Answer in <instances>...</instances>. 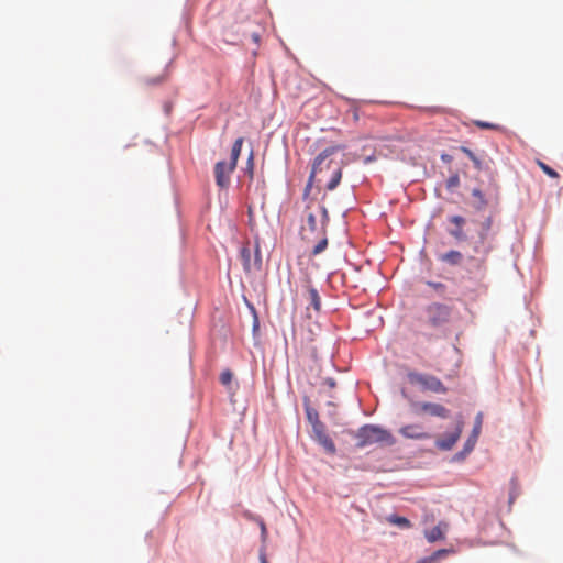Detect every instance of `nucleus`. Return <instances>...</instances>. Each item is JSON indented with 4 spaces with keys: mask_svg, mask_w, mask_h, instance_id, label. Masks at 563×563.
Wrapping results in <instances>:
<instances>
[{
    "mask_svg": "<svg viewBox=\"0 0 563 563\" xmlns=\"http://www.w3.org/2000/svg\"><path fill=\"white\" fill-rule=\"evenodd\" d=\"M308 300L316 311H320L321 299H320V296L316 288H313V287L308 288Z\"/></svg>",
    "mask_w": 563,
    "mask_h": 563,
    "instance_id": "16",
    "label": "nucleus"
},
{
    "mask_svg": "<svg viewBox=\"0 0 563 563\" xmlns=\"http://www.w3.org/2000/svg\"><path fill=\"white\" fill-rule=\"evenodd\" d=\"M472 195L479 200L481 205H485L484 195L479 189H473Z\"/></svg>",
    "mask_w": 563,
    "mask_h": 563,
    "instance_id": "26",
    "label": "nucleus"
},
{
    "mask_svg": "<svg viewBox=\"0 0 563 563\" xmlns=\"http://www.w3.org/2000/svg\"><path fill=\"white\" fill-rule=\"evenodd\" d=\"M486 225H487V228H489V225H490V220L489 219L487 220Z\"/></svg>",
    "mask_w": 563,
    "mask_h": 563,
    "instance_id": "33",
    "label": "nucleus"
},
{
    "mask_svg": "<svg viewBox=\"0 0 563 563\" xmlns=\"http://www.w3.org/2000/svg\"><path fill=\"white\" fill-rule=\"evenodd\" d=\"M428 285L430 287H432L433 289H435L437 291H440V292H443L444 289H445V286L444 284L442 283H432V282H428Z\"/></svg>",
    "mask_w": 563,
    "mask_h": 563,
    "instance_id": "25",
    "label": "nucleus"
},
{
    "mask_svg": "<svg viewBox=\"0 0 563 563\" xmlns=\"http://www.w3.org/2000/svg\"><path fill=\"white\" fill-rule=\"evenodd\" d=\"M320 234H321V238H320L319 242L313 246V249L311 251L312 255H319L328 246V239L324 235V230H321Z\"/></svg>",
    "mask_w": 563,
    "mask_h": 563,
    "instance_id": "18",
    "label": "nucleus"
},
{
    "mask_svg": "<svg viewBox=\"0 0 563 563\" xmlns=\"http://www.w3.org/2000/svg\"><path fill=\"white\" fill-rule=\"evenodd\" d=\"M342 145H333L323 150L313 161L311 173L309 176V186L313 181V179L322 174L325 170L331 169V177L325 185V188L330 191L334 190L342 178V164L334 163L330 157L334 155L336 152L343 150Z\"/></svg>",
    "mask_w": 563,
    "mask_h": 563,
    "instance_id": "1",
    "label": "nucleus"
},
{
    "mask_svg": "<svg viewBox=\"0 0 563 563\" xmlns=\"http://www.w3.org/2000/svg\"><path fill=\"white\" fill-rule=\"evenodd\" d=\"M321 230H323V228H321V229L318 228L316 216L312 213H309L307 216L306 224L302 225V228H301L302 239L306 240L307 242H310L311 241L310 234H312V233L320 234Z\"/></svg>",
    "mask_w": 563,
    "mask_h": 563,
    "instance_id": "11",
    "label": "nucleus"
},
{
    "mask_svg": "<svg viewBox=\"0 0 563 563\" xmlns=\"http://www.w3.org/2000/svg\"><path fill=\"white\" fill-rule=\"evenodd\" d=\"M474 124L484 130H499L500 129V126L498 124L486 122V121H481V120L474 121Z\"/></svg>",
    "mask_w": 563,
    "mask_h": 563,
    "instance_id": "21",
    "label": "nucleus"
},
{
    "mask_svg": "<svg viewBox=\"0 0 563 563\" xmlns=\"http://www.w3.org/2000/svg\"><path fill=\"white\" fill-rule=\"evenodd\" d=\"M411 408L416 415L428 413L432 417H439L442 419L449 418V415H450L449 409H446L441 404H437V402H429V401L413 402L411 405Z\"/></svg>",
    "mask_w": 563,
    "mask_h": 563,
    "instance_id": "6",
    "label": "nucleus"
},
{
    "mask_svg": "<svg viewBox=\"0 0 563 563\" xmlns=\"http://www.w3.org/2000/svg\"><path fill=\"white\" fill-rule=\"evenodd\" d=\"M399 433L411 440H427L431 438V434L424 430L421 423H410L401 427Z\"/></svg>",
    "mask_w": 563,
    "mask_h": 563,
    "instance_id": "9",
    "label": "nucleus"
},
{
    "mask_svg": "<svg viewBox=\"0 0 563 563\" xmlns=\"http://www.w3.org/2000/svg\"><path fill=\"white\" fill-rule=\"evenodd\" d=\"M452 312L451 306L433 302L424 309V321L432 328H440L451 321Z\"/></svg>",
    "mask_w": 563,
    "mask_h": 563,
    "instance_id": "4",
    "label": "nucleus"
},
{
    "mask_svg": "<svg viewBox=\"0 0 563 563\" xmlns=\"http://www.w3.org/2000/svg\"><path fill=\"white\" fill-rule=\"evenodd\" d=\"M451 552H452L451 550L441 549V550H438L434 553H432L430 556L419 560L417 563H437L442 558H445Z\"/></svg>",
    "mask_w": 563,
    "mask_h": 563,
    "instance_id": "15",
    "label": "nucleus"
},
{
    "mask_svg": "<svg viewBox=\"0 0 563 563\" xmlns=\"http://www.w3.org/2000/svg\"><path fill=\"white\" fill-rule=\"evenodd\" d=\"M356 439L358 448L375 443H394V438L387 430L373 424H366L360 428L356 433Z\"/></svg>",
    "mask_w": 563,
    "mask_h": 563,
    "instance_id": "3",
    "label": "nucleus"
},
{
    "mask_svg": "<svg viewBox=\"0 0 563 563\" xmlns=\"http://www.w3.org/2000/svg\"><path fill=\"white\" fill-rule=\"evenodd\" d=\"M253 40H254V42H256V43H257V42H258V40H260V36H258L257 34H254V35H253Z\"/></svg>",
    "mask_w": 563,
    "mask_h": 563,
    "instance_id": "29",
    "label": "nucleus"
},
{
    "mask_svg": "<svg viewBox=\"0 0 563 563\" xmlns=\"http://www.w3.org/2000/svg\"><path fill=\"white\" fill-rule=\"evenodd\" d=\"M448 529V523L439 522L431 530L426 531L424 536L429 542H435L444 539V532Z\"/></svg>",
    "mask_w": 563,
    "mask_h": 563,
    "instance_id": "13",
    "label": "nucleus"
},
{
    "mask_svg": "<svg viewBox=\"0 0 563 563\" xmlns=\"http://www.w3.org/2000/svg\"><path fill=\"white\" fill-rule=\"evenodd\" d=\"M232 378H233V374L231 373V371L229 369H225L223 371L221 374H220V383L224 386H228L231 384L232 382Z\"/></svg>",
    "mask_w": 563,
    "mask_h": 563,
    "instance_id": "22",
    "label": "nucleus"
},
{
    "mask_svg": "<svg viewBox=\"0 0 563 563\" xmlns=\"http://www.w3.org/2000/svg\"><path fill=\"white\" fill-rule=\"evenodd\" d=\"M461 152H463L473 162L475 168L482 169L481 159L470 148L462 146Z\"/></svg>",
    "mask_w": 563,
    "mask_h": 563,
    "instance_id": "19",
    "label": "nucleus"
},
{
    "mask_svg": "<svg viewBox=\"0 0 563 563\" xmlns=\"http://www.w3.org/2000/svg\"><path fill=\"white\" fill-rule=\"evenodd\" d=\"M481 429H482V413H478L476 416L475 424H474V428L472 430V433H471V435L468 437L467 441L464 444V450H463L464 453L467 454L471 451H473V449H474V446H475V444L477 442V439L479 437Z\"/></svg>",
    "mask_w": 563,
    "mask_h": 563,
    "instance_id": "10",
    "label": "nucleus"
},
{
    "mask_svg": "<svg viewBox=\"0 0 563 563\" xmlns=\"http://www.w3.org/2000/svg\"><path fill=\"white\" fill-rule=\"evenodd\" d=\"M459 185H460V177L457 174L450 176L446 180V187L449 189H453V188L457 187Z\"/></svg>",
    "mask_w": 563,
    "mask_h": 563,
    "instance_id": "24",
    "label": "nucleus"
},
{
    "mask_svg": "<svg viewBox=\"0 0 563 563\" xmlns=\"http://www.w3.org/2000/svg\"><path fill=\"white\" fill-rule=\"evenodd\" d=\"M261 531H262L263 533H265V532H266V527H265V525H264V523H262V525H261Z\"/></svg>",
    "mask_w": 563,
    "mask_h": 563,
    "instance_id": "28",
    "label": "nucleus"
},
{
    "mask_svg": "<svg viewBox=\"0 0 563 563\" xmlns=\"http://www.w3.org/2000/svg\"><path fill=\"white\" fill-rule=\"evenodd\" d=\"M449 220L455 225L454 229L450 230V234L459 241L465 240L466 235L463 231L465 219L461 216H452L449 218Z\"/></svg>",
    "mask_w": 563,
    "mask_h": 563,
    "instance_id": "12",
    "label": "nucleus"
},
{
    "mask_svg": "<svg viewBox=\"0 0 563 563\" xmlns=\"http://www.w3.org/2000/svg\"><path fill=\"white\" fill-rule=\"evenodd\" d=\"M387 521L391 525H396L402 529H408L411 527V523L410 521L405 518V517H400V516H397V515H390L387 517Z\"/></svg>",
    "mask_w": 563,
    "mask_h": 563,
    "instance_id": "17",
    "label": "nucleus"
},
{
    "mask_svg": "<svg viewBox=\"0 0 563 563\" xmlns=\"http://www.w3.org/2000/svg\"><path fill=\"white\" fill-rule=\"evenodd\" d=\"M249 163L252 164L253 163V154L251 153L250 157H249Z\"/></svg>",
    "mask_w": 563,
    "mask_h": 563,
    "instance_id": "31",
    "label": "nucleus"
},
{
    "mask_svg": "<svg viewBox=\"0 0 563 563\" xmlns=\"http://www.w3.org/2000/svg\"><path fill=\"white\" fill-rule=\"evenodd\" d=\"M307 418H308L309 422L311 423V426H313L314 423L321 422L317 410H314L312 408H307Z\"/></svg>",
    "mask_w": 563,
    "mask_h": 563,
    "instance_id": "23",
    "label": "nucleus"
},
{
    "mask_svg": "<svg viewBox=\"0 0 563 563\" xmlns=\"http://www.w3.org/2000/svg\"><path fill=\"white\" fill-rule=\"evenodd\" d=\"M165 77H161V78H157V79H153V80H150L151 84H158L161 81L164 80Z\"/></svg>",
    "mask_w": 563,
    "mask_h": 563,
    "instance_id": "27",
    "label": "nucleus"
},
{
    "mask_svg": "<svg viewBox=\"0 0 563 563\" xmlns=\"http://www.w3.org/2000/svg\"><path fill=\"white\" fill-rule=\"evenodd\" d=\"M408 380L412 385H419L423 391H432L435 394H445L448 388L435 376L417 372H409Z\"/></svg>",
    "mask_w": 563,
    "mask_h": 563,
    "instance_id": "5",
    "label": "nucleus"
},
{
    "mask_svg": "<svg viewBox=\"0 0 563 563\" xmlns=\"http://www.w3.org/2000/svg\"><path fill=\"white\" fill-rule=\"evenodd\" d=\"M244 139L238 137L231 148L230 162H218L214 166L216 183L220 188H228L230 185V175L236 167L238 159L241 155V150Z\"/></svg>",
    "mask_w": 563,
    "mask_h": 563,
    "instance_id": "2",
    "label": "nucleus"
},
{
    "mask_svg": "<svg viewBox=\"0 0 563 563\" xmlns=\"http://www.w3.org/2000/svg\"><path fill=\"white\" fill-rule=\"evenodd\" d=\"M440 260L451 265H459L462 261V254L459 251H449L440 256Z\"/></svg>",
    "mask_w": 563,
    "mask_h": 563,
    "instance_id": "14",
    "label": "nucleus"
},
{
    "mask_svg": "<svg viewBox=\"0 0 563 563\" xmlns=\"http://www.w3.org/2000/svg\"><path fill=\"white\" fill-rule=\"evenodd\" d=\"M314 439L320 445L324 448L330 454H334L336 449L332 439L327 434L325 426L323 422L314 423L312 426Z\"/></svg>",
    "mask_w": 563,
    "mask_h": 563,
    "instance_id": "8",
    "label": "nucleus"
},
{
    "mask_svg": "<svg viewBox=\"0 0 563 563\" xmlns=\"http://www.w3.org/2000/svg\"><path fill=\"white\" fill-rule=\"evenodd\" d=\"M261 563H268L264 555L261 556Z\"/></svg>",
    "mask_w": 563,
    "mask_h": 563,
    "instance_id": "30",
    "label": "nucleus"
},
{
    "mask_svg": "<svg viewBox=\"0 0 563 563\" xmlns=\"http://www.w3.org/2000/svg\"><path fill=\"white\" fill-rule=\"evenodd\" d=\"M538 166L542 169L544 174H547L551 178H559V174L549 165L543 163L542 161H537Z\"/></svg>",
    "mask_w": 563,
    "mask_h": 563,
    "instance_id": "20",
    "label": "nucleus"
},
{
    "mask_svg": "<svg viewBox=\"0 0 563 563\" xmlns=\"http://www.w3.org/2000/svg\"><path fill=\"white\" fill-rule=\"evenodd\" d=\"M329 385H330L331 387H334V385H335V384H334V382H333V380H330Z\"/></svg>",
    "mask_w": 563,
    "mask_h": 563,
    "instance_id": "32",
    "label": "nucleus"
},
{
    "mask_svg": "<svg viewBox=\"0 0 563 563\" xmlns=\"http://www.w3.org/2000/svg\"><path fill=\"white\" fill-rule=\"evenodd\" d=\"M463 427L464 422L461 419L457 420L453 432H450L435 441L437 448L442 451L451 450L460 439Z\"/></svg>",
    "mask_w": 563,
    "mask_h": 563,
    "instance_id": "7",
    "label": "nucleus"
}]
</instances>
